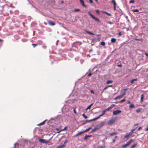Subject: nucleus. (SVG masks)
Returning a JSON list of instances; mask_svg holds the SVG:
<instances>
[{"instance_id":"4","label":"nucleus","mask_w":148,"mask_h":148,"mask_svg":"<svg viewBox=\"0 0 148 148\" xmlns=\"http://www.w3.org/2000/svg\"><path fill=\"white\" fill-rule=\"evenodd\" d=\"M39 141H40V142L43 143L47 144L49 143V141L47 140L44 139H39Z\"/></svg>"},{"instance_id":"42","label":"nucleus","mask_w":148,"mask_h":148,"mask_svg":"<svg viewBox=\"0 0 148 148\" xmlns=\"http://www.w3.org/2000/svg\"><path fill=\"white\" fill-rule=\"evenodd\" d=\"M129 136H130L128 134H127V135H126L125 136L124 138H127L128 137H129Z\"/></svg>"},{"instance_id":"18","label":"nucleus","mask_w":148,"mask_h":148,"mask_svg":"<svg viewBox=\"0 0 148 148\" xmlns=\"http://www.w3.org/2000/svg\"><path fill=\"white\" fill-rule=\"evenodd\" d=\"M117 134V132H114L112 133H110V135L111 136H113L114 135H116Z\"/></svg>"},{"instance_id":"37","label":"nucleus","mask_w":148,"mask_h":148,"mask_svg":"<svg viewBox=\"0 0 148 148\" xmlns=\"http://www.w3.org/2000/svg\"><path fill=\"white\" fill-rule=\"evenodd\" d=\"M91 129V127H89L88 129H87L86 130H84V131L85 132H86L87 131H88L89 130Z\"/></svg>"},{"instance_id":"20","label":"nucleus","mask_w":148,"mask_h":148,"mask_svg":"<svg viewBox=\"0 0 148 148\" xmlns=\"http://www.w3.org/2000/svg\"><path fill=\"white\" fill-rule=\"evenodd\" d=\"M84 132H85L84 131H83L80 132H79L78 133H77L76 134V136H78V135H80V134H82V133H84Z\"/></svg>"},{"instance_id":"61","label":"nucleus","mask_w":148,"mask_h":148,"mask_svg":"<svg viewBox=\"0 0 148 148\" xmlns=\"http://www.w3.org/2000/svg\"><path fill=\"white\" fill-rule=\"evenodd\" d=\"M56 130H57V131L59 130H60L58 128H56Z\"/></svg>"},{"instance_id":"15","label":"nucleus","mask_w":148,"mask_h":148,"mask_svg":"<svg viewBox=\"0 0 148 148\" xmlns=\"http://www.w3.org/2000/svg\"><path fill=\"white\" fill-rule=\"evenodd\" d=\"M85 32H86L88 34L90 35H94L95 34L90 32L87 31V30L85 31Z\"/></svg>"},{"instance_id":"44","label":"nucleus","mask_w":148,"mask_h":148,"mask_svg":"<svg viewBox=\"0 0 148 148\" xmlns=\"http://www.w3.org/2000/svg\"><path fill=\"white\" fill-rule=\"evenodd\" d=\"M108 86H106V87L103 89V90H106L107 89H108Z\"/></svg>"},{"instance_id":"12","label":"nucleus","mask_w":148,"mask_h":148,"mask_svg":"<svg viewBox=\"0 0 148 148\" xmlns=\"http://www.w3.org/2000/svg\"><path fill=\"white\" fill-rule=\"evenodd\" d=\"M121 95L123 96V97L125 95V92L124 90H122L121 92Z\"/></svg>"},{"instance_id":"46","label":"nucleus","mask_w":148,"mask_h":148,"mask_svg":"<svg viewBox=\"0 0 148 148\" xmlns=\"http://www.w3.org/2000/svg\"><path fill=\"white\" fill-rule=\"evenodd\" d=\"M92 73H89L88 76L89 77L90 76L92 75Z\"/></svg>"},{"instance_id":"57","label":"nucleus","mask_w":148,"mask_h":148,"mask_svg":"<svg viewBox=\"0 0 148 148\" xmlns=\"http://www.w3.org/2000/svg\"><path fill=\"white\" fill-rule=\"evenodd\" d=\"M146 131H148V125L147 128L145 130Z\"/></svg>"},{"instance_id":"39","label":"nucleus","mask_w":148,"mask_h":148,"mask_svg":"<svg viewBox=\"0 0 148 148\" xmlns=\"http://www.w3.org/2000/svg\"><path fill=\"white\" fill-rule=\"evenodd\" d=\"M96 130H97V129H96V128H95V127L93 129L92 131H91V132H92L95 131Z\"/></svg>"},{"instance_id":"50","label":"nucleus","mask_w":148,"mask_h":148,"mask_svg":"<svg viewBox=\"0 0 148 148\" xmlns=\"http://www.w3.org/2000/svg\"><path fill=\"white\" fill-rule=\"evenodd\" d=\"M132 133L131 132H130L128 134L129 136H131L132 135Z\"/></svg>"},{"instance_id":"24","label":"nucleus","mask_w":148,"mask_h":148,"mask_svg":"<svg viewBox=\"0 0 148 148\" xmlns=\"http://www.w3.org/2000/svg\"><path fill=\"white\" fill-rule=\"evenodd\" d=\"M129 107L130 108H134L135 106L134 104H132L130 105Z\"/></svg>"},{"instance_id":"13","label":"nucleus","mask_w":148,"mask_h":148,"mask_svg":"<svg viewBox=\"0 0 148 148\" xmlns=\"http://www.w3.org/2000/svg\"><path fill=\"white\" fill-rule=\"evenodd\" d=\"M67 126H66L64 128V129H62V130H60V131H59L57 132V133H60V132H61L62 131H64L65 130H67Z\"/></svg>"},{"instance_id":"33","label":"nucleus","mask_w":148,"mask_h":148,"mask_svg":"<svg viewBox=\"0 0 148 148\" xmlns=\"http://www.w3.org/2000/svg\"><path fill=\"white\" fill-rule=\"evenodd\" d=\"M38 44H32V45L33 46L34 48L36 46L38 45Z\"/></svg>"},{"instance_id":"55","label":"nucleus","mask_w":148,"mask_h":148,"mask_svg":"<svg viewBox=\"0 0 148 148\" xmlns=\"http://www.w3.org/2000/svg\"><path fill=\"white\" fill-rule=\"evenodd\" d=\"M118 67H121L122 66V65L120 64H118Z\"/></svg>"},{"instance_id":"47","label":"nucleus","mask_w":148,"mask_h":148,"mask_svg":"<svg viewBox=\"0 0 148 148\" xmlns=\"http://www.w3.org/2000/svg\"><path fill=\"white\" fill-rule=\"evenodd\" d=\"M121 35V32H119L118 33V35L119 36H120Z\"/></svg>"},{"instance_id":"60","label":"nucleus","mask_w":148,"mask_h":148,"mask_svg":"<svg viewBox=\"0 0 148 148\" xmlns=\"http://www.w3.org/2000/svg\"><path fill=\"white\" fill-rule=\"evenodd\" d=\"M92 49H90L89 51V52H92Z\"/></svg>"},{"instance_id":"63","label":"nucleus","mask_w":148,"mask_h":148,"mask_svg":"<svg viewBox=\"0 0 148 148\" xmlns=\"http://www.w3.org/2000/svg\"><path fill=\"white\" fill-rule=\"evenodd\" d=\"M138 125V124L137 123V124H135V125H134V126H137Z\"/></svg>"},{"instance_id":"7","label":"nucleus","mask_w":148,"mask_h":148,"mask_svg":"<svg viewBox=\"0 0 148 148\" xmlns=\"http://www.w3.org/2000/svg\"><path fill=\"white\" fill-rule=\"evenodd\" d=\"M97 118H95L94 119H91V120H86V122L84 123L83 124H86V123L87 122H91V121H95L96 120H97Z\"/></svg>"},{"instance_id":"49","label":"nucleus","mask_w":148,"mask_h":148,"mask_svg":"<svg viewBox=\"0 0 148 148\" xmlns=\"http://www.w3.org/2000/svg\"><path fill=\"white\" fill-rule=\"evenodd\" d=\"M108 23L110 25H112V24H113V23L111 22H108Z\"/></svg>"},{"instance_id":"9","label":"nucleus","mask_w":148,"mask_h":148,"mask_svg":"<svg viewBox=\"0 0 148 148\" xmlns=\"http://www.w3.org/2000/svg\"><path fill=\"white\" fill-rule=\"evenodd\" d=\"M106 112V110H103L102 112V114L99 115L98 117H96L97 120L98 119H99L101 116L105 114V112Z\"/></svg>"},{"instance_id":"19","label":"nucleus","mask_w":148,"mask_h":148,"mask_svg":"<svg viewBox=\"0 0 148 148\" xmlns=\"http://www.w3.org/2000/svg\"><path fill=\"white\" fill-rule=\"evenodd\" d=\"M93 104L92 103L90 105H89L88 107L86 108V110H87L88 109H89L93 105Z\"/></svg>"},{"instance_id":"26","label":"nucleus","mask_w":148,"mask_h":148,"mask_svg":"<svg viewBox=\"0 0 148 148\" xmlns=\"http://www.w3.org/2000/svg\"><path fill=\"white\" fill-rule=\"evenodd\" d=\"M45 121H46V120L43 121L42 122H41L40 123H39L38 124V125H43L45 123Z\"/></svg>"},{"instance_id":"38","label":"nucleus","mask_w":148,"mask_h":148,"mask_svg":"<svg viewBox=\"0 0 148 148\" xmlns=\"http://www.w3.org/2000/svg\"><path fill=\"white\" fill-rule=\"evenodd\" d=\"M134 0H132L130 1L129 2V3H134Z\"/></svg>"},{"instance_id":"35","label":"nucleus","mask_w":148,"mask_h":148,"mask_svg":"<svg viewBox=\"0 0 148 148\" xmlns=\"http://www.w3.org/2000/svg\"><path fill=\"white\" fill-rule=\"evenodd\" d=\"M65 145H60L59 147L60 148H62L65 146Z\"/></svg>"},{"instance_id":"58","label":"nucleus","mask_w":148,"mask_h":148,"mask_svg":"<svg viewBox=\"0 0 148 148\" xmlns=\"http://www.w3.org/2000/svg\"><path fill=\"white\" fill-rule=\"evenodd\" d=\"M74 112L75 113V114H76L77 113V112H76L75 110V109H74Z\"/></svg>"},{"instance_id":"31","label":"nucleus","mask_w":148,"mask_h":148,"mask_svg":"<svg viewBox=\"0 0 148 148\" xmlns=\"http://www.w3.org/2000/svg\"><path fill=\"white\" fill-rule=\"evenodd\" d=\"M137 80V79H134L132 80H131V83L132 84L134 82V81H136Z\"/></svg>"},{"instance_id":"11","label":"nucleus","mask_w":148,"mask_h":148,"mask_svg":"<svg viewBox=\"0 0 148 148\" xmlns=\"http://www.w3.org/2000/svg\"><path fill=\"white\" fill-rule=\"evenodd\" d=\"M133 140L132 139H131L130 141L127 142L126 143V145H127V146H128V145H130L131 143L132 142H133Z\"/></svg>"},{"instance_id":"62","label":"nucleus","mask_w":148,"mask_h":148,"mask_svg":"<svg viewBox=\"0 0 148 148\" xmlns=\"http://www.w3.org/2000/svg\"><path fill=\"white\" fill-rule=\"evenodd\" d=\"M145 55L147 56H148V54L147 53H145Z\"/></svg>"},{"instance_id":"8","label":"nucleus","mask_w":148,"mask_h":148,"mask_svg":"<svg viewBox=\"0 0 148 148\" xmlns=\"http://www.w3.org/2000/svg\"><path fill=\"white\" fill-rule=\"evenodd\" d=\"M47 22L49 25L51 26H54L55 25L54 23L52 21H48Z\"/></svg>"},{"instance_id":"54","label":"nucleus","mask_w":148,"mask_h":148,"mask_svg":"<svg viewBox=\"0 0 148 148\" xmlns=\"http://www.w3.org/2000/svg\"><path fill=\"white\" fill-rule=\"evenodd\" d=\"M118 99V96H117L114 99L115 100H116V99Z\"/></svg>"},{"instance_id":"14","label":"nucleus","mask_w":148,"mask_h":148,"mask_svg":"<svg viewBox=\"0 0 148 148\" xmlns=\"http://www.w3.org/2000/svg\"><path fill=\"white\" fill-rule=\"evenodd\" d=\"M144 98V95L143 94H142L141 95V100L140 101L141 102H142L143 101V99Z\"/></svg>"},{"instance_id":"5","label":"nucleus","mask_w":148,"mask_h":148,"mask_svg":"<svg viewBox=\"0 0 148 148\" xmlns=\"http://www.w3.org/2000/svg\"><path fill=\"white\" fill-rule=\"evenodd\" d=\"M121 110H118L115 111H114L113 112V115H116L121 113Z\"/></svg>"},{"instance_id":"36","label":"nucleus","mask_w":148,"mask_h":148,"mask_svg":"<svg viewBox=\"0 0 148 148\" xmlns=\"http://www.w3.org/2000/svg\"><path fill=\"white\" fill-rule=\"evenodd\" d=\"M132 11L134 12H138L139 10L137 9H136L133 10Z\"/></svg>"},{"instance_id":"2","label":"nucleus","mask_w":148,"mask_h":148,"mask_svg":"<svg viewBox=\"0 0 148 148\" xmlns=\"http://www.w3.org/2000/svg\"><path fill=\"white\" fill-rule=\"evenodd\" d=\"M88 14L92 17V18L95 20L96 21L99 22H100V20L98 18L95 17L93 15L91 14L90 13H88Z\"/></svg>"},{"instance_id":"56","label":"nucleus","mask_w":148,"mask_h":148,"mask_svg":"<svg viewBox=\"0 0 148 148\" xmlns=\"http://www.w3.org/2000/svg\"><path fill=\"white\" fill-rule=\"evenodd\" d=\"M127 90V88L124 89L123 90H124V91H125H125Z\"/></svg>"},{"instance_id":"43","label":"nucleus","mask_w":148,"mask_h":148,"mask_svg":"<svg viewBox=\"0 0 148 148\" xmlns=\"http://www.w3.org/2000/svg\"><path fill=\"white\" fill-rule=\"evenodd\" d=\"M135 130V129H133L131 130V132L132 133H133L134 132V131Z\"/></svg>"},{"instance_id":"1","label":"nucleus","mask_w":148,"mask_h":148,"mask_svg":"<svg viewBox=\"0 0 148 148\" xmlns=\"http://www.w3.org/2000/svg\"><path fill=\"white\" fill-rule=\"evenodd\" d=\"M117 118L116 117L110 119L108 122V125H111L117 120Z\"/></svg>"},{"instance_id":"41","label":"nucleus","mask_w":148,"mask_h":148,"mask_svg":"<svg viewBox=\"0 0 148 148\" xmlns=\"http://www.w3.org/2000/svg\"><path fill=\"white\" fill-rule=\"evenodd\" d=\"M118 99H120L122 98L123 97L121 95H120L118 96Z\"/></svg>"},{"instance_id":"40","label":"nucleus","mask_w":148,"mask_h":148,"mask_svg":"<svg viewBox=\"0 0 148 148\" xmlns=\"http://www.w3.org/2000/svg\"><path fill=\"white\" fill-rule=\"evenodd\" d=\"M135 40H139V41H142V38H139V39H137V38H135Z\"/></svg>"},{"instance_id":"3","label":"nucleus","mask_w":148,"mask_h":148,"mask_svg":"<svg viewBox=\"0 0 148 148\" xmlns=\"http://www.w3.org/2000/svg\"><path fill=\"white\" fill-rule=\"evenodd\" d=\"M104 122H101L99 124L96 125L95 127L97 130L98 129H99L102 126H103L104 125Z\"/></svg>"},{"instance_id":"51","label":"nucleus","mask_w":148,"mask_h":148,"mask_svg":"<svg viewBox=\"0 0 148 148\" xmlns=\"http://www.w3.org/2000/svg\"><path fill=\"white\" fill-rule=\"evenodd\" d=\"M114 10H116V5L114 6Z\"/></svg>"},{"instance_id":"17","label":"nucleus","mask_w":148,"mask_h":148,"mask_svg":"<svg viewBox=\"0 0 148 148\" xmlns=\"http://www.w3.org/2000/svg\"><path fill=\"white\" fill-rule=\"evenodd\" d=\"M113 82V81L112 80H108L106 82V83L107 84H109L112 83Z\"/></svg>"},{"instance_id":"27","label":"nucleus","mask_w":148,"mask_h":148,"mask_svg":"<svg viewBox=\"0 0 148 148\" xmlns=\"http://www.w3.org/2000/svg\"><path fill=\"white\" fill-rule=\"evenodd\" d=\"M101 45L102 46H104L105 45V43L104 42L102 41L101 42Z\"/></svg>"},{"instance_id":"23","label":"nucleus","mask_w":148,"mask_h":148,"mask_svg":"<svg viewBox=\"0 0 148 148\" xmlns=\"http://www.w3.org/2000/svg\"><path fill=\"white\" fill-rule=\"evenodd\" d=\"M111 3H113L114 4V6L116 5V3L115 1V0H112Z\"/></svg>"},{"instance_id":"32","label":"nucleus","mask_w":148,"mask_h":148,"mask_svg":"<svg viewBox=\"0 0 148 148\" xmlns=\"http://www.w3.org/2000/svg\"><path fill=\"white\" fill-rule=\"evenodd\" d=\"M82 116L83 117H84V118L85 119H86L88 118V117L86 115L84 114H82Z\"/></svg>"},{"instance_id":"6","label":"nucleus","mask_w":148,"mask_h":148,"mask_svg":"<svg viewBox=\"0 0 148 148\" xmlns=\"http://www.w3.org/2000/svg\"><path fill=\"white\" fill-rule=\"evenodd\" d=\"M115 105L114 104H112L110 106L108 107L107 109H106L105 110L107 112V111H109L112 108L114 107Z\"/></svg>"},{"instance_id":"59","label":"nucleus","mask_w":148,"mask_h":148,"mask_svg":"<svg viewBox=\"0 0 148 148\" xmlns=\"http://www.w3.org/2000/svg\"><path fill=\"white\" fill-rule=\"evenodd\" d=\"M141 128V127H139L138 129V130L139 131L140 130V129Z\"/></svg>"},{"instance_id":"34","label":"nucleus","mask_w":148,"mask_h":148,"mask_svg":"<svg viewBox=\"0 0 148 148\" xmlns=\"http://www.w3.org/2000/svg\"><path fill=\"white\" fill-rule=\"evenodd\" d=\"M136 144H134L131 146V148H133L134 147H135L136 146Z\"/></svg>"},{"instance_id":"22","label":"nucleus","mask_w":148,"mask_h":148,"mask_svg":"<svg viewBox=\"0 0 148 148\" xmlns=\"http://www.w3.org/2000/svg\"><path fill=\"white\" fill-rule=\"evenodd\" d=\"M102 12L103 13H104L107 14L108 16H111V14H110V13H108V12H106V11H102Z\"/></svg>"},{"instance_id":"52","label":"nucleus","mask_w":148,"mask_h":148,"mask_svg":"<svg viewBox=\"0 0 148 148\" xmlns=\"http://www.w3.org/2000/svg\"><path fill=\"white\" fill-rule=\"evenodd\" d=\"M107 86L108 87V88L109 87H112V85H109L108 86Z\"/></svg>"},{"instance_id":"64","label":"nucleus","mask_w":148,"mask_h":148,"mask_svg":"<svg viewBox=\"0 0 148 148\" xmlns=\"http://www.w3.org/2000/svg\"><path fill=\"white\" fill-rule=\"evenodd\" d=\"M127 103L129 104L131 103V102L130 101H128L127 102Z\"/></svg>"},{"instance_id":"21","label":"nucleus","mask_w":148,"mask_h":148,"mask_svg":"<svg viewBox=\"0 0 148 148\" xmlns=\"http://www.w3.org/2000/svg\"><path fill=\"white\" fill-rule=\"evenodd\" d=\"M142 110V108H139L136 110V112L139 113Z\"/></svg>"},{"instance_id":"10","label":"nucleus","mask_w":148,"mask_h":148,"mask_svg":"<svg viewBox=\"0 0 148 148\" xmlns=\"http://www.w3.org/2000/svg\"><path fill=\"white\" fill-rule=\"evenodd\" d=\"M79 1L80 3L83 6L85 7H87V6L85 5L84 2L83 0H79Z\"/></svg>"},{"instance_id":"29","label":"nucleus","mask_w":148,"mask_h":148,"mask_svg":"<svg viewBox=\"0 0 148 148\" xmlns=\"http://www.w3.org/2000/svg\"><path fill=\"white\" fill-rule=\"evenodd\" d=\"M89 136V135H86L85 137V138H84V139L85 140H86L87 139V138H88V137H90V136Z\"/></svg>"},{"instance_id":"30","label":"nucleus","mask_w":148,"mask_h":148,"mask_svg":"<svg viewBox=\"0 0 148 148\" xmlns=\"http://www.w3.org/2000/svg\"><path fill=\"white\" fill-rule=\"evenodd\" d=\"M127 146L126 144H125L122 146L121 147L123 148H125L127 147Z\"/></svg>"},{"instance_id":"28","label":"nucleus","mask_w":148,"mask_h":148,"mask_svg":"<svg viewBox=\"0 0 148 148\" xmlns=\"http://www.w3.org/2000/svg\"><path fill=\"white\" fill-rule=\"evenodd\" d=\"M74 11L75 12H79L80 11V10L79 9H74Z\"/></svg>"},{"instance_id":"16","label":"nucleus","mask_w":148,"mask_h":148,"mask_svg":"<svg viewBox=\"0 0 148 148\" xmlns=\"http://www.w3.org/2000/svg\"><path fill=\"white\" fill-rule=\"evenodd\" d=\"M116 40V38H112L111 39V42L112 43H115Z\"/></svg>"},{"instance_id":"45","label":"nucleus","mask_w":148,"mask_h":148,"mask_svg":"<svg viewBox=\"0 0 148 148\" xmlns=\"http://www.w3.org/2000/svg\"><path fill=\"white\" fill-rule=\"evenodd\" d=\"M96 13L98 14H99V10H96Z\"/></svg>"},{"instance_id":"48","label":"nucleus","mask_w":148,"mask_h":148,"mask_svg":"<svg viewBox=\"0 0 148 148\" xmlns=\"http://www.w3.org/2000/svg\"><path fill=\"white\" fill-rule=\"evenodd\" d=\"M90 92L91 93L93 94H94V92L93 91V90H90Z\"/></svg>"},{"instance_id":"25","label":"nucleus","mask_w":148,"mask_h":148,"mask_svg":"<svg viewBox=\"0 0 148 148\" xmlns=\"http://www.w3.org/2000/svg\"><path fill=\"white\" fill-rule=\"evenodd\" d=\"M126 101L125 99V98L123 99L122 100H121L120 102H119V103H123L124 101Z\"/></svg>"},{"instance_id":"53","label":"nucleus","mask_w":148,"mask_h":148,"mask_svg":"<svg viewBox=\"0 0 148 148\" xmlns=\"http://www.w3.org/2000/svg\"><path fill=\"white\" fill-rule=\"evenodd\" d=\"M89 0L90 3H93V1L92 0Z\"/></svg>"}]
</instances>
